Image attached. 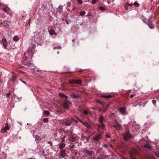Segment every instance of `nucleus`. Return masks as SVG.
I'll use <instances>...</instances> for the list:
<instances>
[{
    "label": "nucleus",
    "instance_id": "f257e3e1",
    "mask_svg": "<svg viewBox=\"0 0 159 159\" xmlns=\"http://www.w3.org/2000/svg\"><path fill=\"white\" fill-rule=\"evenodd\" d=\"M143 20L145 23L148 25L150 29H153L154 28V26L152 23V22L149 19H148V20L146 19H144Z\"/></svg>",
    "mask_w": 159,
    "mask_h": 159
},
{
    "label": "nucleus",
    "instance_id": "f03ea898",
    "mask_svg": "<svg viewBox=\"0 0 159 159\" xmlns=\"http://www.w3.org/2000/svg\"><path fill=\"white\" fill-rule=\"evenodd\" d=\"M10 126L7 123L5 124V126L4 128L2 129L1 130V132L2 133L6 132L7 130H8L10 129Z\"/></svg>",
    "mask_w": 159,
    "mask_h": 159
},
{
    "label": "nucleus",
    "instance_id": "7ed1b4c3",
    "mask_svg": "<svg viewBox=\"0 0 159 159\" xmlns=\"http://www.w3.org/2000/svg\"><path fill=\"white\" fill-rule=\"evenodd\" d=\"M70 102L68 100H66L64 102L63 104V107L66 109H68L69 107Z\"/></svg>",
    "mask_w": 159,
    "mask_h": 159
},
{
    "label": "nucleus",
    "instance_id": "20e7f679",
    "mask_svg": "<svg viewBox=\"0 0 159 159\" xmlns=\"http://www.w3.org/2000/svg\"><path fill=\"white\" fill-rule=\"evenodd\" d=\"M79 121L82 123L83 125H85L88 128H90L91 127L90 125L86 121H83L82 120L78 119Z\"/></svg>",
    "mask_w": 159,
    "mask_h": 159
},
{
    "label": "nucleus",
    "instance_id": "39448f33",
    "mask_svg": "<svg viewBox=\"0 0 159 159\" xmlns=\"http://www.w3.org/2000/svg\"><path fill=\"white\" fill-rule=\"evenodd\" d=\"M131 137V135L128 132L125 134L124 135V138L125 140L127 141L128 139H130Z\"/></svg>",
    "mask_w": 159,
    "mask_h": 159
},
{
    "label": "nucleus",
    "instance_id": "423d86ee",
    "mask_svg": "<svg viewBox=\"0 0 159 159\" xmlns=\"http://www.w3.org/2000/svg\"><path fill=\"white\" fill-rule=\"evenodd\" d=\"M67 10L68 11H70V12L73 11L75 9L74 7H73L72 9H70L69 8L71 6V2H68L67 3Z\"/></svg>",
    "mask_w": 159,
    "mask_h": 159
},
{
    "label": "nucleus",
    "instance_id": "0eeeda50",
    "mask_svg": "<svg viewBox=\"0 0 159 159\" xmlns=\"http://www.w3.org/2000/svg\"><path fill=\"white\" fill-rule=\"evenodd\" d=\"M35 48V45L34 44H31V45L30 46L28 49V51L29 52H32L34 51Z\"/></svg>",
    "mask_w": 159,
    "mask_h": 159
},
{
    "label": "nucleus",
    "instance_id": "6e6552de",
    "mask_svg": "<svg viewBox=\"0 0 159 159\" xmlns=\"http://www.w3.org/2000/svg\"><path fill=\"white\" fill-rule=\"evenodd\" d=\"M70 83L72 84H73L75 83L80 84L81 83V80H73L70 81Z\"/></svg>",
    "mask_w": 159,
    "mask_h": 159
},
{
    "label": "nucleus",
    "instance_id": "1a4fd4ad",
    "mask_svg": "<svg viewBox=\"0 0 159 159\" xmlns=\"http://www.w3.org/2000/svg\"><path fill=\"white\" fill-rule=\"evenodd\" d=\"M2 43L4 48H6L7 44V42L6 39L5 38H3L2 39Z\"/></svg>",
    "mask_w": 159,
    "mask_h": 159
},
{
    "label": "nucleus",
    "instance_id": "9d476101",
    "mask_svg": "<svg viewBox=\"0 0 159 159\" xmlns=\"http://www.w3.org/2000/svg\"><path fill=\"white\" fill-rule=\"evenodd\" d=\"M26 65L30 68H31L32 69H34L33 68H32L34 67V64L33 63H31L30 62H27L26 63Z\"/></svg>",
    "mask_w": 159,
    "mask_h": 159
},
{
    "label": "nucleus",
    "instance_id": "9b49d317",
    "mask_svg": "<svg viewBox=\"0 0 159 159\" xmlns=\"http://www.w3.org/2000/svg\"><path fill=\"white\" fill-rule=\"evenodd\" d=\"M113 126L116 128L117 129H120L122 128L121 125L119 124H117L116 125H113Z\"/></svg>",
    "mask_w": 159,
    "mask_h": 159
},
{
    "label": "nucleus",
    "instance_id": "f8f14e48",
    "mask_svg": "<svg viewBox=\"0 0 159 159\" xmlns=\"http://www.w3.org/2000/svg\"><path fill=\"white\" fill-rule=\"evenodd\" d=\"M119 110L123 115H125L126 114L125 109V108H121Z\"/></svg>",
    "mask_w": 159,
    "mask_h": 159
},
{
    "label": "nucleus",
    "instance_id": "ddd939ff",
    "mask_svg": "<svg viewBox=\"0 0 159 159\" xmlns=\"http://www.w3.org/2000/svg\"><path fill=\"white\" fill-rule=\"evenodd\" d=\"M49 34L51 35H52L53 34L54 35H56L55 31L52 29H51L49 31Z\"/></svg>",
    "mask_w": 159,
    "mask_h": 159
},
{
    "label": "nucleus",
    "instance_id": "4468645a",
    "mask_svg": "<svg viewBox=\"0 0 159 159\" xmlns=\"http://www.w3.org/2000/svg\"><path fill=\"white\" fill-rule=\"evenodd\" d=\"M65 143H60L59 145V148L60 149H62L65 147Z\"/></svg>",
    "mask_w": 159,
    "mask_h": 159
},
{
    "label": "nucleus",
    "instance_id": "2eb2a0df",
    "mask_svg": "<svg viewBox=\"0 0 159 159\" xmlns=\"http://www.w3.org/2000/svg\"><path fill=\"white\" fill-rule=\"evenodd\" d=\"M99 121L101 123H102V122L105 121V120L103 118V116L102 115H101L99 117Z\"/></svg>",
    "mask_w": 159,
    "mask_h": 159
},
{
    "label": "nucleus",
    "instance_id": "dca6fc26",
    "mask_svg": "<svg viewBox=\"0 0 159 159\" xmlns=\"http://www.w3.org/2000/svg\"><path fill=\"white\" fill-rule=\"evenodd\" d=\"M100 138H101L100 136L98 135H96L95 137L93 139L96 141H98L99 139Z\"/></svg>",
    "mask_w": 159,
    "mask_h": 159
},
{
    "label": "nucleus",
    "instance_id": "f3484780",
    "mask_svg": "<svg viewBox=\"0 0 159 159\" xmlns=\"http://www.w3.org/2000/svg\"><path fill=\"white\" fill-rule=\"evenodd\" d=\"M13 40L15 41H17L19 40V38L17 36H15L13 37Z\"/></svg>",
    "mask_w": 159,
    "mask_h": 159
},
{
    "label": "nucleus",
    "instance_id": "a211bd4d",
    "mask_svg": "<svg viewBox=\"0 0 159 159\" xmlns=\"http://www.w3.org/2000/svg\"><path fill=\"white\" fill-rule=\"evenodd\" d=\"M59 95L62 98H68L67 96L64 95V94H63L61 93H59Z\"/></svg>",
    "mask_w": 159,
    "mask_h": 159
},
{
    "label": "nucleus",
    "instance_id": "6ab92c4d",
    "mask_svg": "<svg viewBox=\"0 0 159 159\" xmlns=\"http://www.w3.org/2000/svg\"><path fill=\"white\" fill-rule=\"evenodd\" d=\"M16 76L13 75L11 79V80L12 82H14L16 81Z\"/></svg>",
    "mask_w": 159,
    "mask_h": 159
},
{
    "label": "nucleus",
    "instance_id": "aec40b11",
    "mask_svg": "<svg viewBox=\"0 0 159 159\" xmlns=\"http://www.w3.org/2000/svg\"><path fill=\"white\" fill-rule=\"evenodd\" d=\"M128 5L129 3H127L125 5L124 8L125 10H127L128 9L129 6Z\"/></svg>",
    "mask_w": 159,
    "mask_h": 159
},
{
    "label": "nucleus",
    "instance_id": "412c9836",
    "mask_svg": "<svg viewBox=\"0 0 159 159\" xmlns=\"http://www.w3.org/2000/svg\"><path fill=\"white\" fill-rule=\"evenodd\" d=\"M64 123L65 125H70L71 123L69 121H65Z\"/></svg>",
    "mask_w": 159,
    "mask_h": 159
},
{
    "label": "nucleus",
    "instance_id": "4be33fe9",
    "mask_svg": "<svg viewBox=\"0 0 159 159\" xmlns=\"http://www.w3.org/2000/svg\"><path fill=\"white\" fill-rule=\"evenodd\" d=\"M35 141L36 140L39 141L41 140L40 137V136H36L35 137Z\"/></svg>",
    "mask_w": 159,
    "mask_h": 159
},
{
    "label": "nucleus",
    "instance_id": "5701e85b",
    "mask_svg": "<svg viewBox=\"0 0 159 159\" xmlns=\"http://www.w3.org/2000/svg\"><path fill=\"white\" fill-rule=\"evenodd\" d=\"M134 5L135 7H139V4L136 2H135L134 3Z\"/></svg>",
    "mask_w": 159,
    "mask_h": 159
},
{
    "label": "nucleus",
    "instance_id": "b1692460",
    "mask_svg": "<svg viewBox=\"0 0 159 159\" xmlns=\"http://www.w3.org/2000/svg\"><path fill=\"white\" fill-rule=\"evenodd\" d=\"M86 13V12L84 11H82L80 13V15L81 16H84L85 14Z\"/></svg>",
    "mask_w": 159,
    "mask_h": 159
},
{
    "label": "nucleus",
    "instance_id": "393cba45",
    "mask_svg": "<svg viewBox=\"0 0 159 159\" xmlns=\"http://www.w3.org/2000/svg\"><path fill=\"white\" fill-rule=\"evenodd\" d=\"M72 98H77L79 97L78 95L72 94L70 96Z\"/></svg>",
    "mask_w": 159,
    "mask_h": 159
},
{
    "label": "nucleus",
    "instance_id": "a878e982",
    "mask_svg": "<svg viewBox=\"0 0 159 159\" xmlns=\"http://www.w3.org/2000/svg\"><path fill=\"white\" fill-rule=\"evenodd\" d=\"M83 113L86 115H87L89 113V111H88L86 110H84Z\"/></svg>",
    "mask_w": 159,
    "mask_h": 159
},
{
    "label": "nucleus",
    "instance_id": "bb28decb",
    "mask_svg": "<svg viewBox=\"0 0 159 159\" xmlns=\"http://www.w3.org/2000/svg\"><path fill=\"white\" fill-rule=\"evenodd\" d=\"M43 112L45 114H47L48 115H49L50 114L49 112L48 111L46 110L44 111Z\"/></svg>",
    "mask_w": 159,
    "mask_h": 159
},
{
    "label": "nucleus",
    "instance_id": "cd10ccee",
    "mask_svg": "<svg viewBox=\"0 0 159 159\" xmlns=\"http://www.w3.org/2000/svg\"><path fill=\"white\" fill-rule=\"evenodd\" d=\"M43 121L45 123H47L48 122V120L47 118H44L43 119Z\"/></svg>",
    "mask_w": 159,
    "mask_h": 159
},
{
    "label": "nucleus",
    "instance_id": "c85d7f7f",
    "mask_svg": "<svg viewBox=\"0 0 159 159\" xmlns=\"http://www.w3.org/2000/svg\"><path fill=\"white\" fill-rule=\"evenodd\" d=\"M102 96L106 98H109L111 97V96L110 95H103Z\"/></svg>",
    "mask_w": 159,
    "mask_h": 159
},
{
    "label": "nucleus",
    "instance_id": "c756f323",
    "mask_svg": "<svg viewBox=\"0 0 159 159\" xmlns=\"http://www.w3.org/2000/svg\"><path fill=\"white\" fill-rule=\"evenodd\" d=\"M62 8H63V7L61 5L60 6H59V7L58 8V9H60V10L61 11H62Z\"/></svg>",
    "mask_w": 159,
    "mask_h": 159
},
{
    "label": "nucleus",
    "instance_id": "7c9ffc66",
    "mask_svg": "<svg viewBox=\"0 0 159 159\" xmlns=\"http://www.w3.org/2000/svg\"><path fill=\"white\" fill-rule=\"evenodd\" d=\"M99 9L100 10H102V11H105V9H104V8H103V7H98Z\"/></svg>",
    "mask_w": 159,
    "mask_h": 159
},
{
    "label": "nucleus",
    "instance_id": "2f4dec72",
    "mask_svg": "<svg viewBox=\"0 0 159 159\" xmlns=\"http://www.w3.org/2000/svg\"><path fill=\"white\" fill-rule=\"evenodd\" d=\"M65 136H64L63 137L61 138V142H63L64 141V139L65 138Z\"/></svg>",
    "mask_w": 159,
    "mask_h": 159
},
{
    "label": "nucleus",
    "instance_id": "473e14b6",
    "mask_svg": "<svg viewBox=\"0 0 159 159\" xmlns=\"http://www.w3.org/2000/svg\"><path fill=\"white\" fill-rule=\"evenodd\" d=\"M10 92L8 93H7L6 95V97L7 98H8L9 97V96L10 94Z\"/></svg>",
    "mask_w": 159,
    "mask_h": 159
},
{
    "label": "nucleus",
    "instance_id": "72a5a7b5",
    "mask_svg": "<svg viewBox=\"0 0 159 159\" xmlns=\"http://www.w3.org/2000/svg\"><path fill=\"white\" fill-rule=\"evenodd\" d=\"M78 2L80 4H82V0H77Z\"/></svg>",
    "mask_w": 159,
    "mask_h": 159
},
{
    "label": "nucleus",
    "instance_id": "f704fd0d",
    "mask_svg": "<svg viewBox=\"0 0 159 159\" xmlns=\"http://www.w3.org/2000/svg\"><path fill=\"white\" fill-rule=\"evenodd\" d=\"M60 156L61 157V158H62L65 157V155L64 154H61L60 155Z\"/></svg>",
    "mask_w": 159,
    "mask_h": 159
},
{
    "label": "nucleus",
    "instance_id": "c9c22d12",
    "mask_svg": "<svg viewBox=\"0 0 159 159\" xmlns=\"http://www.w3.org/2000/svg\"><path fill=\"white\" fill-rule=\"evenodd\" d=\"M152 103L153 104H155L156 102V100H153L152 101Z\"/></svg>",
    "mask_w": 159,
    "mask_h": 159
},
{
    "label": "nucleus",
    "instance_id": "e433bc0d",
    "mask_svg": "<svg viewBox=\"0 0 159 159\" xmlns=\"http://www.w3.org/2000/svg\"><path fill=\"white\" fill-rule=\"evenodd\" d=\"M48 144H50V145L51 146H52L53 145H52V143L51 142V141H48Z\"/></svg>",
    "mask_w": 159,
    "mask_h": 159
},
{
    "label": "nucleus",
    "instance_id": "4c0bfd02",
    "mask_svg": "<svg viewBox=\"0 0 159 159\" xmlns=\"http://www.w3.org/2000/svg\"><path fill=\"white\" fill-rule=\"evenodd\" d=\"M2 10L4 11L7 13H8V12H7V9L6 8H4Z\"/></svg>",
    "mask_w": 159,
    "mask_h": 159
},
{
    "label": "nucleus",
    "instance_id": "58836bf2",
    "mask_svg": "<svg viewBox=\"0 0 159 159\" xmlns=\"http://www.w3.org/2000/svg\"><path fill=\"white\" fill-rule=\"evenodd\" d=\"M96 0H92V3L93 4H94L96 3Z\"/></svg>",
    "mask_w": 159,
    "mask_h": 159
},
{
    "label": "nucleus",
    "instance_id": "ea45409f",
    "mask_svg": "<svg viewBox=\"0 0 159 159\" xmlns=\"http://www.w3.org/2000/svg\"><path fill=\"white\" fill-rule=\"evenodd\" d=\"M85 152L88 154V155H90L91 154V152H89L88 151H86Z\"/></svg>",
    "mask_w": 159,
    "mask_h": 159
},
{
    "label": "nucleus",
    "instance_id": "a19ab883",
    "mask_svg": "<svg viewBox=\"0 0 159 159\" xmlns=\"http://www.w3.org/2000/svg\"><path fill=\"white\" fill-rule=\"evenodd\" d=\"M56 48H57L58 49H61V48L60 46H59L57 47H54V49H55Z\"/></svg>",
    "mask_w": 159,
    "mask_h": 159
},
{
    "label": "nucleus",
    "instance_id": "79ce46f5",
    "mask_svg": "<svg viewBox=\"0 0 159 159\" xmlns=\"http://www.w3.org/2000/svg\"><path fill=\"white\" fill-rule=\"evenodd\" d=\"M135 96V94H131L130 96V97L131 98H132L134 96Z\"/></svg>",
    "mask_w": 159,
    "mask_h": 159
},
{
    "label": "nucleus",
    "instance_id": "37998d69",
    "mask_svg": "<svg viewBox=\"0 0 159 159\" xmlns=\"http://www.w3.org/2000/svg\"><path fill=\"white\" fill-rule=\"evenodd\" d=\"M101 123V127L102 128H104V125L103 124H102V123Z\"/></svg>",
    "mask_w": 159,
    "mask_h": 159
},
{
    "label": "nucleus",
    "instance_id": "c03bdc74",
    "mask_svg": "<svg viewBox=\"0 0 159 159\" xmlns=\"http://www.w3.org/2000/svg\"><path fill=\"white\" fill-rule=\"evenodd\" d=\"M105 136H106V137H108V138H109L110 136V135L109 134H105Z\"/></svg>",
    "mask_w": 159,
    "mask_h": 159
},
{
    "label": "nucleus",
    "instance_id": "a18cd8bd",
    "mask_svg": "<svg viewBox=\"0 0 159 159\" xmlns=\"http://www.w3.org/2000/svg\"><path fill=\"white\" fill-rule=\"evenodd\" d=\"M20 80L23 83H24V84H26V83L25 82V81H22V80H20Z\"/></svg>",
    "mask_w": 159,
    "mask_h": 159
},
{
    "label": "nucleus",
    "instance_id": "49530a36",
    "mask_svg": "<svg viewBox=\"0 0 159 159\" xmlns=\"http://www.w3.org/2000/svg\"><path fill=\"white\" fill-rule=\"evenodd\" d=\"M133 5V4H129L128 6H129L131 7V6H132Z\"/></svg>",
    "mask_w": 159,
    "mask_h": 159
},
{
    "label": "nucleus",
    "instance_id": "de8ad7c7",
    "mask_svg": "<svg viewBox=\"0 0 159 159\" xmlns=\"http://www.w3.org/2000/svg\"><path fill=\"white\" fill-rule=\"evenodd\" d=\"M147 102H145L144 103V104H143V107H144L145 106V105L147 104Z\"/></svg>",
    "mask_w": 159,
    "mask_h": 159
},
{
    "label": "nucleus",
    "instance_id": "09e8293b",
    "mask_svg": "<svg viewBox=\"0 0 159 159\" xmlns=\"http://www.w3.org/2000/svg\"><path fill=\"white\" fill-rule=\"evenodd\" d=\"M107 110V108L105 109L103 111V112H104L105 111H106Z\"/></svg>",
    "mask_w": 159,
    "mask_h": 159
},
{
    "label": "nucleus",
    "instance_id": "8fccbe9b",
    "mask_svg": "<svg viewBox=\"0 0 159 159\" xmlns=\"http://www.w3.org/2000/svg\"><path fill=\"white\" fill-rule=\"evenodd\" d=\"M75 138L73 137H72L70 138V139H74Z\"/></svg>",
    "mask_w": 159,
    "mask_h": 159
},
{
    "label": "nucleus",
    "instance_id": "3c124183",
    "mask_svg": "<svg viewBox=\"0 0 159 159\" xmlns=\"http://www.w3.org/2000/svg\"><path fill=\"white\" fill-rule=\"evenodd\" d=\"M103 147H107V145H106V144H104L103 146Z\"/></svg>",
    "mask_w": 159,
    "mask_h": 159
},
{
    "label": "nucleus",
    "instance_id": "603ef678",
    "mask_svg": "<svg viewBox=\"0 0 159 159\" xmlns=\"http://www.w3.org/2000/svg\"><path fill=\"white\" fill-rule=\"evenodd\" d=\"M109 105H107V108L109 107Z\"/></svg>",
    "mask_w": 159,
    "mask_h": 159
},
{
    "label": "nucleus",
    "instance_id": "864d4df0",
    "mask_svg": "<svg viewBox=\"0 0 159 159\" xmlns=\"http://www.w3.org/2000/svg\"><path fill=\"white\" fill-rule=\"evenodd\" d=\"M137 105H138V104H137V105H135L134 106V107H136V106H137Z\"/></svg>",
    "mask_w": 159,
    "mask_h": 159
},
{
    "label": "nucleus",
    "instance_id": "5fc2aeb1",
    "mask_svg": "<svg viewBox=\"0 0 159 159\" xmlns=\"http://www.w3.org/2000/svg\"><path fill=\"white\" fill-rule=\"evenodd\" d=\"M107 2L108 3H109V2H108V1Z\"/></svg>",
    "mask_w": 159,
    "mask_h": 159
},
{
    "label": "nucleus",
    "instance_id": "6e6d98bb",
    "mask_svg": "<svg viewBox=\"0 0 159 159\" xmlns=\"http://www.w3.org/2000/svg\"><path fill=\"white\" fill-rule=\"evenodd\" d=\"M67 23L68 24V22L67 21Z\"/></svg>",
    "mask_w": 159,
    "mask_h": 159
}]
</instances>
